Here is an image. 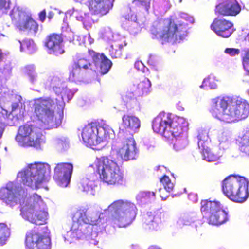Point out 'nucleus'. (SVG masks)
<instances>
[{
  "label": "nucleus",
  "mask_w": 249,
  "mask_h": 249,
  "mask_svg": "<svg viewBox=\"0 0 249 249\" xmlns=\"http://www.w3.org/2000/svg\"><path fill=\"white\" fill-rule=\"evenodd\" d=\"M210 112L219 120L231 123L248 116L249 104L239 97L220 96L212 100Z\"/></svg>",
  "instance_id": "obj_1"
},
{
  "label": "nucleus",
  "mask_w": 249,
  "mask_h": 249,
  "mask_svg": "<svg viewBox=\"0 0 249 249\" xmlns=\"http://www.w3.org/2000/svg\"><path fill=\"white\" fill-rule=\"evenodd\" d=\"M188 122L184 117L172 113H160L152 121L153 131L165 137H179L187 130Z\"/></svg>",
  "instance_id": "obj_2"
},
{
  "label": "nucleus",
  "mask_w": 249,
  "mask_h": 249,
  "mask_svg": "<svg viewBox=\"0 0 249 249\" xmlns=\"http://www.w3.org/2000/svg\"><path fill=\"white\" fill-rule=\"evenodd\" d=\"M50 172L48 164L35 162L18 172L17 178L24 186L37 189L49 176Z\"/></svg>",
  "instance_id": "obj_3"
},
{
  "label": "nucleus",
  "mask_w": 249,
  "mask_h": 249,
  "mask_svg": "<svg viewBox=\"0 0 249 249\" xmlns=\"http://www.w3.org/2000/svg\"><path fill=\"white\" fill-rule=\"evenodd\" d=\"M222 191L230 200L243 203L249 196V180L243 176L230 175L222 181Z\"/></svg>",
  "instance_id": "obj_4"
},
{
  "label": "nucleus",
  "mask_w": 249,
  "mask_h": 249,
  "mask_svg": "<svg viewBox=\"0 0 249 249\" xmlns=\"http://www.w3.org/2000/svg\"><path fill=\"white\" fill-rule=\"evenodd\" d=\"M96 169L100 178L108 185L118 186L124 181V174L116 161L108 156L96 158L91 165Z\"/></svg>",
  "instance_id": "obj_5"
},
{
  "label": "nucleus",
  "mask_w": 249,
  "mask_h": 249,
  "mask_svg": "<svg viewBox=\"0 0 249 249\" xmlns=\"http://www.w3.org/2000/svg\"><path fill=\"white\" fill-rule=\"evenodd\" d=\"M112 220L120 227H125L135 219L137 213L136 205L129 201L119 199L113 202L108 208Z\"/></svg>",
  "instance_id": "obj_6"
},
{
  "label": "nucleus",
  "mask_w": 249,
  "mask_h": 249,
  "mask_svg": "<svg viewBox=\"0 0 249 249\" xmlns=\"http://www.w3.org/2000/svg\"><path fill=\"white\" fill-rule=\"evenodd\" d=\"M43 203L41 196L34 194L29 197L28 202L21 208L22 217L36 225L46 224L49 214L45 209L41 208L40 204Z\"/></svg>",
  "instance_id": "obj_7"
},
{
  "label": "nucleus",
  "mask_w": 249,
  "mask_h": 249,
  "mask_svg": "<svg viewBox=\"0 0 249 249\" xmlns=\"http://www.w3.org/2000/svg\"><path fill=\"white\" fill-rule=\"evenodd\" d=\"M53 100L39 98L35 100L33 105L34 114L39 121L48 128H57L61 123L62 117L57 119L53 108Z\"/></svg>",
  "instance_id": "obj_8"
},
{
  "label": "nucleus",
  "mask_w": 249,
  "mask_h": 249,
  "mask_svg": "<svg viewBox=\"0 0 249 249\" xmlns=\"http://www.w3.org/2000/svg\"><path fill=\"white\" fill-rule=\"evenodd\" d=\"M113 132L108 125H99L96 123L88 124L83 129L82 138L83 142L90 146L107 142Z\"/></svg>",
  "instance_id": "obj_9"
},
{
  "label": "nucleus",
  "mask_w": 249,
  "mask_h": 249,
  "mask_svg": "<svg viewBox=\"0 0 249 249\" xmlns=\"http://www.w3.org/2000/svg\"><path fill=\"white\" fill-rule=\"evenodd\" d=\"M161 24L162 29L160 32L154 26L151 32L156 36L158 35L161 39L165 42L177 40L178 37L180 38L186 32L185 25L174 16H171L162 19Z\"/></svg>",
  "instance_id": "obj_10"
},
{
  "label": "nucleus",
  "mask_w": 249,
  "mask_h": 249,
  "mask_svg": "<svg viewBox=\"0 0 249 249\" xmlns=\"http://www.w3.org/2000/svg\"><path fill=\"white\" fill-rule=\"evenodd\" d=\"M12 23L16 29L20 32H27L36 35L38 30V24L31 15L22 8L14 6L10 13Z\"/></svg>",
  "instance_id": "obj_11"
},
{
  "label": "nucleus",
  "mask_w": 249,
  "mask_h": 249,
  "mask_svg": "<svg viewBox=\"0 0 249 249\" xmlns=\"http://www.w3.org/2000/svg\"><path fill=\"white\" fill-rule=\"evenodd\" d=\"M200 211L204 214H209L207 218L209 224L221 225L228 220V213L223 209V206L219 201L202 200Z\"/></svg>",
  "instance_id": "obj_12"
},
{
  "label": "nucleus",
  "mask_w": 249,
  "mask_h": 249,
  "mask_svg": "<svg viewBox=\"0 0 249 249\" xmlns=\"http://www.w3.org/2000/svg\"><path fill=\"white\" fill-rule=\"evenodd\" d=\"M42 228L35 227L25 235V246L27 249H51V239L46 232H41Z\"/></svg>",
  "instance_id": "obj_13"
},
{
  "label": "nucleus",
  "mask_w": 249,
  "mask_h": 249,
  "mask_svg": "<svg viewBox=\"0 0 249 249\" xmlns=\"http://www.w3.org/2000/svg\"><path fill=\"white\" fill-rule=\"evenodd\" d=\"M25 196L23 188L16 185L13 182L7 183L5 187L0 189V199L10 207L17 205Z\"/></svg>",
  "instance_id": "obj_14"
},
{
  "label": "nucleus",
  "mask_w": 249,
  "mask_h": 249,
  "mask_svg": "<svg viewBox=\"0 0 249 249\" xmlns=\"http://www.w3.org/2000/svg\"><path fill=\"white\" fill-rule=\"evenodd\" d=\"M151 82L148 78H144L139 83L134 84L122 98L125 104L129 102L146 96L150 92Z\"/></svg>",
  "instance_id": "obj_15"
},
{
  "label": "nucleus",
  "mask_w": 249,
  "mask_h": 249,
  "mask_svg": "<svg viewBox=\"0 0 249 249\" xmlns=\"http://www.w3.org/2000/svg\"><path fill=\"white\" fill-rule=\"evenodd\" d=\"M241 10V5L237 0H222L215 6L214 12L217 15L235 17Z\"/></svg>",
  "instance_id": "obj_16"
},
{
  "label": "nucleus",
  "mask_w": 249,
  "mask_h": 249,
  "mask_svg": "<svg viewBox=\"0 0 249 249\" xmlns=\"http://www.w3.org/2000/svg\"><path fill=\"white\" fill-rule=\"evenodd\" d=\"M63 41L61 34L51 33L46 36L44 45L47 48L49 53L57 56L65 52Z\"/></svg>",
  "instance_id": "obj_17"
},
{
  "label": "nucleus",
  "mask_w": 249,
  "mask_h": 249,
  "mask_svg": "<svg viewBox=\"0 0 249 249\" xmlns=\"http://www.w3.org/2000/svg\"><path fill=\"white\" fill-rule=\"evenodd\" d=\"M233 23L224 18H216L212 24L210 28L217 35L222 37L228 38L233 32Z\"/></svg>",
  "instance_id": "obj_18"
},
{
  "label": "nucleus",
  "mask_w": 249,
  "mask_h": 249,
  "mask_svg": "<svg viewBox=\"0 0 249 249\" xmlns=\"http://www.w3.org/2000/svg\"><path fill=\"white\" fill-rule=\"evenodd\" d=\"M117 155L124 161L136 159L138 155V150L134 139L133 138L126 139L122 147L118 149Z\"/></svg>",
  "instance_id": "obj_19"
},
{
  "label": "nucleus",
  "mask_w": 249,
  "mask_h": 249,
  "mask_svg": "<svg viewBox=\"0 0 249 249\" xmlns=\"http://www.w3.org/2000/svg\"><path fill=\"white\" fill-rule=\"evenodd\" d=\"M98 219L99 216L96 212L85 207H81L77 209L72 216L74 222L90 225H95Z\"/></svg>",
  "instance_id": "obj_20"
},
{
  "label": "nucleus",
  "mask_w": 249,
  "mask_h": 249,
  "mask_svg": "<svg viewBox=\"0 0 249 249\" xmlns=\"http://www.w3.org/2000/svg\"><path fill=\"white\" fill-rule=\"evenodd\" d=\"M88 53L92 58L94 65L99 68L102 74L107 73L112 66V63L104 53L96 52L92 49H89Z\"/></svg>",
  "instance_id": "obj_21"
},
{
  "label": "nucleus",
  "mask_w": 249,
  "mask_h": 249,
  "mask_svg": "<svg viewBox=\"0 0 249 249\" xmlns=\"http://www.w3.org/2000/svg\"><path fill=\"white\" fill-rule=\"evenodd\" d=\"M163 221V214L161 212H150L144 215L143 224L146 229L151 231H157Z\"/></svg>",
  "instance_id": "obj_22"
},
{
  "label": "nucleus",
  "mask_w": 249,
  "mask_h": 249,
  "mask_svg": "<svg viewBox=\"0 0 249 249\" xmlns=\"http://www.w3.org/2000/svg\"><path fill=\"white\" fill-rule=\"evenodd\" d=\"M73 171V165L70 163H59L56 164L54 169V179L65 181L68 183Z\"/></svg>",
  "instance_id": "obj_23"
},
{
  "label": "nucleus",
  "mask_w": 249,
  "mask_h": 249,
  "mask_svg": "<svg viewBox=\"0 0 249 249\" xmlns=\"http://www.w3.org/2000/svg\"><path fill=\"white\" fill-rule=\"evenodd\" d=\"M88 6L94 14L103 16L109 12L113 3L112 0H90Z\"/></svg>",
  "instance_id": "obj_24"
},
{
  "label": "nucleus",
  "mask_w": 249,
  "mask_h": 249,
  "mask_svg": "<svg viewBox=\"0 0 249 249\" xmlns=\"http://www.w3.org/2000/svg\"><path fill=\"white\" fill-rule=\"evenodd\" d=\"M140 125V120L138 117L127 114L123 116L122 126L125 130L135 132Z\"/></svg>",
  "instance_id": "obj_25"
},
{
  "label": "nucleus",
  "mask_w": 249,
  "mask_h": 249,
  "mask_svg": "<svg viewBox=\"0 0 249 249\" xmlns=\"http://www.w3.org/2000/svg\"><path fill=\"white\" fill-rule=\"evenodd\" d=\"M35 127L32 124H24L20 126L16 136V141L21 146H25V142Z\"/></svg>",
  "instance_id": "obj_26"
},
{
  "label": "nucleus",
  "mask_w": 249,
  "mask_h": 249,
  "mask_svg": "<svg viewBox=\"0 0 249 249\" xmlns=\"http://www.w3.org/2000/svg\"><path fill=\"white\" fill-rule=\"evenodd\" d=\"M43 141V135L40 128L36 127L25 142V146L38 147Z\"/></svg>",
  "instance_id": "obj_27"
},
{
  "label": "nucleus",
  "mask_w": 249,
  "mask_h": 249,
  "mask_svg": "<svg viewBox=\"0 0 249 249\" xmlns=\"http://www.w3.org/2000/svg\"><path fill=\"white\" fill-rule=\"evenodd\" d=\"M85 76L84 71L80 70L72 65L71 70L70 71L68 79L71 82H80Z\"/></svg>",
  "instance_id": "obj_28"
},
{
  "label": "nucleus",
  "mask_w": 249,
  "mask_h": 249,
  "mask_svg": "<svg viewBox=\"0 0 249 249\" xmlns=\"http://www.w3.org/2000/svg\"><path fill=\"white\" fill-rule=\"evenodd\" d=\"M124 45L117 41H114L109 50V55L112 59L120 58L122 56Z\"/></svg>",
  "instance_id": "obj_29"
},
{
  "label": "nucleus",
  "mask_w": 249,
  "mask_h": 249,
  "mask_svg": "<svg viewBox=\"0 0 249 249\" xmlns=\"http://www.w3.org/2000/svg\"><path fill=\"white\" fill-rule=\"evenodd\" d=\"M197 137L198 139V146L200 149L210 146V140L207 130H199Z\"/></svg>",
  "instance_id": "obj_30"
},
{
  "label": "nucleus",
  "mask_w": 249,
  "mask_h": 249,
  "mask_svg": "<svg viewBox=\"0 0 249 249\" xmlns=\"http://www.w3.org/2000/svg\"><path fill=\"white\" fill-rule=\"evenodd\" d=\"M151 0H133L132 5L131 7L133 10H140L144 9L148 12L150 8Z\"/></svg>",
  "instance_id": "obj_31"
},
{
  "label": "nucleus",
  "mask_w": 249,
  "mask_h": 249,
  "mask_svg": "<svg viewBox=\"0 0 249 249\" xmlns=\"http://www.w3.org/2000/svg\"><path fill=\"white\" fill-rule=\"evenodd\" d=\"M10 235V229L3 223H0V246L5 245Z\"/></svg>",
  "instance_id": "obj_32"
},
{
  "label": "nucleus",
  "mask_w": 249,
  "mask_h": 249,
  "mask_svg": "<svg viewBox=\"0 0 249 249\" xmlns=\"http://www.w3.org/2000/svg\"><path fill=\"white\" fill-rule=\"evenodd\" d=\"M204 159L208 162H213L217 160L219 156L213 152L210 148V146L200 149Z\"/></svg>",
  "instance_id": "obj_33"
},
{
  "label": "nucleus",
  "mask_w": 249,
  "mask_h": 249,
  "mask_svg": "<svg viewBox=\"0 0 249 249\" xmlns=\"http://www.w3.org/2000/svg\"><path fill=\"white\" fill-rule=\"evenodd\" d=\"M20 50L27 52L28 53H32L34 50V43L33 40L25 39L20 41Z\"/></svg>",
  "instance_id": "obj_34"
},
{
  "label": "nucleus",
  "mask_w": 249,
  "mask_h": 249,
  "mask_svg": "<svg viewBox=\"0 0 249 249\" xmlns=\"http://www.w3.org/2000/svg\"><path fill=\"white\" fill-rule=\"evenodd\" d=\"M73 64L81 70L83 69V71H87L91 69V63L89 60L83 58L74 61Z\"/></svg>",
  "instance_id": "obj_35"
},
{
  "label": "nucleus",
  "mask_w": 249,
  "mask_h": 249,
  "mask_svg": "<svg viewBox=\"0 0 249 249\" xmlns=\"http://www.w3.org/2000/svg\"><path fill=\"white\" fill-rule=\"evenodd\" d=\"M160 181L163 184L164 189L167 192H169L173 190L174 185L173 183L171 182L168 176L165 175L163 176L160 178Z\"/></svg>",
  "instance_id": "obj_36"
},
{
  "label": "nucleus",
  "mask_w": 249,
  "mask_h": 249,
  "mask_svg": "<svg viewBox=\"0 0 249 249\" xmlns=\"http://www.w3.org/2000/svg\"><path fill=\"white\" fill-rule=\"evenodd\" d=\"M244 53L241 56L242 65L245 70L249 68V49L244 50Z\"/></svg>",
  "instance_id": "obj_37"
},
{
  "label": "nucleus",
  "mask_w": 249,
  "mask_h": 249,
  "mask_svg": "<svg viewBox=\"0 0 249 249\" xmlns=\"http://www.w3.org/2000/svg\"><path fill=\"white\" fill-rule=\"evenodd\" d=\"M224 53L232 57L238 55L240 53V50L235 48H226L224 50Z\"/></svg>",
  "instance_id": "obj_38"
},
{
  "label": "nucleus",
  "mask_w": 249,
  "mask_h": 249,
  "mask_svg": "<svg viewBox=\"0 0 249 249\" xmlns=\"http://www.w3.org/2000/svg\"><path fill=\"white\" fill-rule=\"evenodd\" d=\"M11 0H0V10H6L11 8Z\"/></svg>",
  "instance_id": "obj_39"
},
{
  "label": "nucleus",
  "mask_w": 249,
  "mask_h": 249,
  "mask_svg": "<svg viewBox=\"0 0 249 249\" xmlns=\"http://www.w3.org/2000/svg\"><path fill=\"white\" fill-rule=\"evenodd\" d=\"M77 20L81 21L83 24L86 26H89L91 25V22L90 21L89 17L84 14V16H80L76 17Z\"/></svg>",
  "instance_id": "obj_40"
},
{
  "label": "nucleus",
  "mask_w": 249,
  "mask_h": 249,
  "mask_svg": "<svg viewBox=\"0 0 249 249\" xmlns=\"http://www.w3.org/2000/svg\"><path fill=\"white\" fill-rule=\"evenodd\" d=\"M27 75L31 82L34 83L36 81L37 74L34 71L29 70V71L27 72Z\"/></svg>",
  "instance_id": "obj_41"
},
{
  "label": "nucleus",
  "mask_w": 249,
  "mask_h": 249,
  "mask_svg": "<svg viewBox=\"0 0 249 249\" xmlns=\"http://www.w3.org/2000/svg\"><path fill=\"white\" fill-rule=\"evenodd\" d=\"M135 68L139 71H142L144 68L143 63L140 61H138L135 63Z\"/></svg>",
  "instance_id": "obj_42"
},
{
  "label": "nucleus",
  "mask_w": 249,
  "mask_h": 249,
  "mask_svg": "<svg viewBox=\"0 0 249 249\" xmlns=\"http://www.w3.org/2000/svg\"><path fill=\"white\" fill-rule=\"evenodd\" d=\"M39 15V20L41 21V22H44V21L45 20V18H46V11L45 10H43L42 11H41L38 14Z\"/></svg>",
  "instance_id": "obj_43"
},
{
  "label": "nucleus",
  "mask_w": 249,
  "mask_h": 249,
  "mask_svg": "<svg viewBox=\"0 0 249 249\" xmlns=\"http://www.w3.org/2000/svg\"><path fill=\"white\" fill-rule=\"evenodd\" d=\"M19 107V103L18 102H14L12 104V111H14L16 110Z\"/></svg>",
  "instance_id": "obj_44"
},
{
  "label": "nucleus",
  "mask_w": 249,
  "mask_h": 249,
  "mask_svg": "<svg viewBox=\"0 0 249 249\" xmlns=\"http://www.w3.org/2000/svg\"><path fill=\"white\" fill-rule=\"evenodd\" d=\"M82 187L84 191L88 192L89 190L90 186H89L87 183H83Z\"/></svg>",
  "instance_id": "obj_45"
},
{
  "label": "nucleus",
  "mask_w": 249,
  "mask_h": 249,
  "mask_svg": "<svg viewBox=\"0 0 249 249\" xmlns=\"http://www.w3.org/2000/svg\"><path fill=\"white\" fill-rule=\"evenodd\" d=\"M194 196V197H195V201H196V200H197V198H196L197 196H196V195L194 194H189V195H188V197H189V198L190 199H191V196Z\"/></svg>",
  "instance_id": "obj_46"
},
{
  "label": "nucleus",
  "mask_w": 249,
  "mask_h": 249,
  "mask_svg": "<svg viewBox=\"0 0 249 249\" xmlns=\"http://www.w3.org/2000/svg\"><path fill=\"white\" fill-rule=\"evenodd\" d=\"M192 218H190V219L191 220V221H188V220H187V222L185 223L186 224H191L192 223H194L195 221H196V219H193L192 220Z\"/></svg>",
  "instance_id": "obj_47"
},
{
  "label": "nucleus",
  "mask_w": 249,
  "mask_h": 249,
  "mask_svg": "<svg viewBox=\"0 0 249 249\" xmlns=\"http://www.w3.org/2000/svg\"><path fill=\"white\" fill-rule=\"evenodd\" d=\"M148 249H160V248L156 246H151Z\"/></svg>",
  "instance_id": "obj_48"
},
{
  "label": "nucleus",
  "mask_w": 249,
  "mask_h": 249,
  "mask_svg": "<svg viewBox=\"0 0 249 249\" xmlns=\"http://www.w3.org/2000/svg\"><path fill=\"white\" fill-rule=\"evenodd\" d=\"M3 56V53L2 52L1 49H0V62H1L2 60Z\"/></svg>",
  "instance_id": "obj_49"
},
{
  "label": "nucleus",
  "mask_w": 249,
  "mask_h": 249,
  "mask_svg": "<svg viewBox=\"0 0 249 249\" xmlns=\"http://www.w3.org/2000/svg\"><path fill=\"white\" fill-rule=\"evenodd\" d=\"M208 83H209V84L210 83V79H204L203 81V84H205V85H207Z\"/></svg>",
  "instance_id": "obj_50"
},
{
  "label": "nucleus",
  "mask_w": 249,
  "mask_h": 249,
  "mask_svg": "<svg viewBox=\"0 0 249 249\" xmlns=\"http://www.w3.org/2000/svg\"><path fill=\"white\" fill-rule=\"evenodd\" d=\"M148 63L150 64V65H153V59H152V58L151 57H150L149 59H148Z\"/></svg>",
  "instance_id": "obj_51"
},
{
  "label": "nucleus",
  "mask_w": 249,
  "mask_h": 249,
  "mask_svg": "<svg viewBox=\"0 0 249 249\" xmlns=\"http://www.w3.org/2000/svg\"><path fill=\"white\" fill-rule=\"evenodd\" d=\"M53 13H52V12H50V13L48 14V18L50 19H51V18H53Z\"/></svg>",
  "instance_id": "obj_52"
},
{
  "label": "nucleus",
  "mask_w": 249,
  "mask_h": 249,
  "mask_svg": "<svg viewBox=\"0 0 249 249\" xmlns=\"http://www.w3.org/2000/svg\"><path fill=\"white\" fill-rule=\"evenodd\" d=\"M160 196L161 197L162 200H165L166 198V196H161V195H160Z\"/></svg>",
  "instance_id": "obj_53"
},
{
  "label": "nucleus",
  "mask_w": 249,
  "mask_h": 249,
  "mask_svg": "<svg viewBox=\"0 0 249 249\" xmlns=\"http://www.w3.org/2000/svg\"><path fill=\"white\" fill-rule=\"evenodd\" d=\"M150 193H151V194H152L153 196H155V194L154 192H152L151 193L149 192V194H150Z\"/></svg>",
  "instance_id": "obj_54"
},
{
  "label": "nucleus",
  "mask_w": 249,
  "mask_h": 249,
  "mask_svg": "<svg viewBox=\"0 0 249 249\" xmlns=\"http://www.w3.org/2000/svg\"><path fill=\"white\" fill-rule=\"evenodd\" d=\"M245 70L247 71L248 75H249V68L248 69H247V70Z\"/></svg>",
  "instance_id": "obj_55"
},
{
  "label": "nucleus",
  "mask_w": 249,
  "mask_h": 249,
  "mask_svg": "<svg viewBox=\"0 0 249 249\" xmlns=\"http://www.w3.org/2000/svg\"><path fill=\"white\" fill-rule=\"evenodd\" d=\"M248 143L249 144L248 146H249V138L248 139ZM248 155H249V152L248 153Z\"/></svg>",
  "instance_id": "obj_56"
},
{
  "label": "nucleus",
  "mask_w": 249,
  "mask_h": 249,
  "mask_svg": "<svg viewBox=\"0 0 249 249\" xmlns=\"http://www.w3.org/2000/svg\"><path fill=\"white\" fill-rule=\"evenodd\" d=\"M177 144V143L175 142V143H174V146H175V145H176V144Z\"/></svg>",
  "instance_id": "obj_57"
}]
</instances>
